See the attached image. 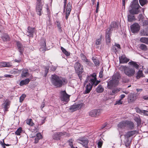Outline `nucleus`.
I'll return each instance as SVG.
<instances>
[{"label": "nucleus", "instance_id": "ea45409f", "mask_svg": "<svg viewBox=\"0 0 148 148\" xmlns=\"http://www.w3.org/2000/svg\"><path fill=\"white\" fill-rule=\"evenodd\" d=\"M22 131V128L21 127H19L16 131L15 134L17 135H20Z\"/></svg>", "mask_w": 148, "mask_h": 148}, {"label": "nucleus", "instance_id": "0e129e2a", "mask_svg": "<svg viewBox=\"0 0 148 148\" xmlns=\"http://www.w3.org/2000/svg\"><path fill=\"white\" fill-rule=\"evenodd\" d=\"M143 25H148V20H145L143 22Z\"/></svg>", "mask_w": 148, "mask_h": 148}, {"label": "nucleus", "instance_id": "dca6fc26", "mask_svg": "<svg viewBox=\"0 0 148 148\" xmlns=\"http://www.w3.org/2000/svg\"><path fill=\"white\" fill-rule=\"evenodd\" d=\"M119 62L121 63H127L130 60L127 59L124 55H123L119 57Z\"/></svg>", "mask_w": 148, "mask_h": 148}, {"label": "nucleus", "instance_id": "3c124183", "mask_svg": "<svg viewBox=\"0 0 148 148\" xmlns=\"http://www.w3.org/2000/svg\"><path fill=\"white\" fill-rule=\"evenodd\" d=\"M5 67H10L12 66L11 63L9 62H5Z\"/></svg>", "mask_w": 148, "mask_h": 148}, {"label": "nucleus", "instance_id": "a211bd4d", "mask_svg": "<svg viewBox=\"0 0 148 148\" xmlns=\"http://www.w3.org/2000/svg\"><path fill=\"white\" fill-rule=\"evenodd\" d=\"M10 103V101L6 99L3 104V106L5 111H8V109L9 107Z\"/></svg>", "mask_w": 148, "mask_h": 148}, {"label": "nucleus", "instance_id": "6e6d98bb", "mask_svg": "<svg viewBox=\"0 0 148 148\" xmlns=\"http://www.w3.org/2000/svg\"><path fill=\"white\" fill-rule=\"evenodd\" d=\"M36 137L39 138V139H40L42 138V136L40 133H39L36 134Z\"/></svg>", "mask_w": 148, "mask_h": 148}, {"label": "nucleus", "instance_id": "37998d69", "mask_svg": "<svg viewBox=\"0 0 148 148\" xmlns=\"http://www.w3.org/2000/svg\"><path fill=\"white\" fill-rule=\"evenodd\" d=\"M111 39L110 36L108 35H106V41L107 44H108L110 42Z\"/></svg>", "mask_w": 148, "mask_h": 148}, {"label": "nucleus", "instance_id": "a19ab883", "mask_svg": "<svg viewBox=\"0 0 148 148\" xmlns=\"http://www.w3.org/2000/svg\"><path fill=\"white\" fill-rule=\"evenodd\" d=\"M143 73L142 71H139L137 74L136 76V78L137 79L140 78L142 76Z\"/></svg>", "mask_w": 148, "mask_h": 148}, {"label": "nucleus", "instance_id": "338daca9", "mask_svg": "<svg viewBox=\"0 0 148 148\" xmlns=\"http://www.w3.org/2000/svg\"><path fill=\"white\" fill-rule=\"evenodd\" d=\"M115 45L118 49H121V46L120 45L115 43Z\"/></svg>", "mask_w": 148, "mask_h": 148}, {"label": "nucleus", "instance_id": "79ce46f5", "mask_svg": "<svg viewBox=\"0 0 148 148\" xmlns=\"http://www.w3.org/2000/svg\"><path fill=\"white\" fill-rule=\"evenodd\" d=\"M101 37L102 36H100V38L97 39L96 40V44L97 45H100L101 43Z\"/></svg>", "mask_w": 148, "mask_h": 148}, {"label": "nucleus", "instance_id": "8fccbe9b", "mask_svg": "<svg viewBox=\"0 0 148 148\" xmlns=\"http://www.w3.org/2000/svg\"><path fill=\"white\" fill-rule=\"evenodd\" d=\"M121 100L120 99L119 100L116 101L115 105H119L122 104L123 103V101Z\"/></svg>", "mask_w": 148, "mask_h": 148}, {"label": "nucleus", "instance_id": "5fc2aeb1", "mask_svg": "<svg viewBox=\"0 0 148 148\" xmlns=\"http://www.w3.org/2000/svg\"><path fill=\"white\" fill-rule=\"evenodd\" d=\"M0 67L1 68L5 67V62H0Z\"/></svg>", "mask_w": 148, "mask_h": 148}, {"label": "nucleus", "instance_id": "393cba45", "mask_svg": "<svg viewBox=\"0 0 148 148\" xmlns=\"http://www.w3.org/2000/svg\"><path fill=\"white\" fill-rule=\"evenodd\" d=\"M140 34L141 36H148V26L147 28L141 30Z\"/></svg>", "mask_w": 148, "mask_h": 148}, {"label": "nucleus", "instance_id": "864d4df0", "mask_svg": "<svg viewBox=\"0 0 148 148\" xmlns=\"http://www.w3.org/2000/svg\"><path fill=\"white\" fill-rule=\"evenodd\" d=\"M57 27L60 31H61V27L60 24L59 22L57 21Z\"/></svg>", "mask_w": 148, "mask_h": 148}, {"label": "nucleus", "instance_id": "f704fd0d", "mask_svg": "<svg viewBox=\"0 0 148 148\" xmlns=\"http://www.w3.org/2000/svg\"><path fill=\"white\" fill-rule=\"evenodd\" d=\"M110 27L112 29V27L114 28L117 29L118 27V25L116 23L113 22L111 24Z\"/></svg>", "mask_w": 148, "mask_h": 148}, {"label": "nucleus", "instance_id": "6e6552de", "mask_svg": "<svg viewBox=\"0 0 148 148\" xmlns=\"http://www.w3.org/2000/svg\"><path fill=\"white\" fill-rule=\"evenodd\" d=\"M101 113L100 109H94L91 110L88 113L89 116L95 117L99 115Z\"/></svg>", "mask_w": 148, "mask_h": 148}, {"label": "nucleus", "instance_id": "603ef678", "mask_svg": "<svg viewBox=\"0 0 148 148\" xmlns=\"http://www.w3.org/2000/svg\"><path fill=\"white\" fill-rule=\"evenodd\" d=\"M48 20L47 21V25H51V23H50V16L48 14Z\"/></svg>", "mask_w": 148, "mask_h": 148}, {"label": "nucleus", "instance_id": "c85d7f7f", "mask_svg": "<svg viewBox=\"0 0 148 148\" xmlns=\"http://www.w3.org/2000/svg\"><path fill=\"white\" fill-rule=\"evenodd\" d=\"M120 90L118 88H115L112 90L111 91H110V94L111 95H115Z\"/></svg>", "mask_w": 148, "mask_h": 148}, {"label": "nucleus", "instance_id": "c03bdc74", "mask_svg": "<svg viewBox=\"0 0 148 148\" xmlns=\"http://www.w3.org/2000/svg\"><path fill=\"white\" fill-rule=\"evenodd\" d=\"M112 30V29H111L110 27V28L108 29L106 32V35H108L110 36V35L111 33V31Z\"/></svg>", "mask_w": 148, "mask_h": 148}, {"label": "nucleus", "instance_id": "20e7f679", "mask_svg": "<svg viewBox=\"0 0 148 148\" xmlns=\"http://www.w3.org/2000/svg\"><path fill=\"white\" fill-rule=\"evenodd\" d=\"M120 78V74L115 73L113 76L112 79L108 82L107 87L108 89H111L117 86L119 84V79Z\"/></svg>", "mask_w": 148, "mask_h": 148}, {"label": "nucleus", "instance_id": "bb28decb", "mask_svg": "<svg viewBox=\"0 0 148 148\" xmlns=\"http://www.w3.org/2000/svg\"><path fill=\"white\" fill-rule=\"evenodd\" d=\"M30 81V80L29 78H27L24 80L21 81L20 83V86H23L24 85H25L28 84Z\"/></svg>", "mask_w": 148, "mask_h": 148}, {"label": "nucleus", "instance_id": "680f3d73", "mask_svg": "<svg viewBox=\"0 0 148 148\" xmlns=\"http://www.w3.org/2000/svg\"><path fill=\"white\" fill-rule=\"evenodd\" d=\"M103 72L102 71H101L99 73V77L100 78H102L103 77Z\"/></svg>", "mask_w": 148, "mask_h": 148}, {"label": "nucleus", "instance_id": "0eeeda50", "mask_svg": "<svg viewBox=\"0 0 148 148\" xmlns=\"http://www.w3.org/2000/svg\"><path fill=\"white\" fill-rule=\"evenodd\" d=\"M60 93L61 94L60 96L61 100L62 101L68 102L69 100L70 96L66 93V91H61Z\"/></svg>", "mask_w": 148, "mask_h": 148}, {"label": "nucleus", "instance_id": "cd10ccee", "mask_svg": "<svg viewBox=\"0 0 148 148\" xmlns=\"http://www.w3.org/2000/svg\"><path fill=\"white\" fill-rule=\"evenodd\" d=\"M134 15L130 14L128 15L127 18L128 21L131 22L135 20V16Z\"/></svg>", "mask_w": 148, "mask_h": 148}, {"label": "nucleus", "instance_id": "72a5a7b5", "mask_svg": "<svg viewBox=\"0 0 148 148\" xmlns=\"http://www.w3.org/2000/svg\"><path fill=\"white\" fill-rule=\"evenodd\" d=\"M139 1L140 5L142 6L147 5L148 3L147 0H139Z\"/></svg>", "mask_w": 148, "mask_h": 148}, {"label": "nucleus", "instance_id": "a878e982", "mask_svg": "<svg viewBox=\"0 0 148 148\" xmlns=\"http://www.w3.org/2000/svg\"><path fill=\"white\" fill-rule=\"evenodd\" d=\"M137 95L136 94L131 93L129 96V99L131 102L135 101L137 99Z\"/></svg>", "mask_w": 148, "mask_h": 148}, {"label": "nucleus", "instance_id": "f03ea898", "mask_svg": "<svg viewBox=\"0 0 148 148\" xmlns=\"http://www.w3.org/2000/svg\"><path fill=\"white\" fill-rule=\"evenodd\" d=\"M50 80L52 84L56 88H60L68 82L66 79L55 74L51 75Z\"/></svg>", "mask_w": 148, "mask_h": 148}, {"label": "nucleus", "instance_id": "412c9836", "mask_svg": "<svg viewBox=\"0 0 148 148\" xmlns=\"http://www.w3.org/2000/svg\"><path fill=\"white\" fill-rule=\"evenodd\" d=\"M118 127L120 129H123L126 127V121H123L120 122L118 125Z\"/></svg>", "mask_w": 148, "mask_h": 148}, {"label": "nucleus", "instance_id": "1a4fd4ad", "mask_svg": "<svg viewBox=\"0 0 148 148\" xmlns=\"http://www.w3.org/2000/svg\"><path fill=\"white\" fill-rule=\"evenodd\" d=\"M130 29L132 33H137L140 29V26L138 23H135L131 26Z\"/></svg>", "mask_w": 148, "mask_h": 148}, {"label": "nucleus", "instance_id": "de8ad7c7", "mask_svg": "<svg viewBox=\"0 0 148 148\" xmlns=\"http://www.w3.org/2000/svg\"><path fill=\"white\" fill-rule=\"evenodd\" d=\"M26 97L25 95L23 94L20 98V102H21L24 99L25 97Z\"/></svg>", "mask_w": 148, "mask_h": 148}, {"label": "nucleus", "instance_id": "2eb2a0df", "mask_svg": "<svg viewBox=\"0 0 148 148\" xmlns=\"http://www.w3.org/2000/svg\"><path fill=\"white\" fill-rule=\"evenodd\" d=\"M71 5L70 2H69L67 6L66 9V20L68 19L69 16L70 14L71 10Z\"/></svg>", "mask_w": 148, "mask_h": 148}, {"label": "nucleus", "instance_id": "f3484780", "mask_svg": "<svg viewBox=\"0 0 148 148\" xmlns=\"http://www.w3.org/2000/svg\"><path fill=\"white\" fill-rule=\"evenodd\" d=\"M137 133H138V132L136 130L129 131L127 132L125 136L126 138L127 139L133 136Z\"/></svg>", "mask_w": 148, "mask_h": 148}, {"label": "nucleus", "instance_id": "13d9d810", "mask_svg": "<svg viewBox=\"0 0 148 148\" xmlns=\"http://www.w3.org/2000/svg\"><path fill=\"white\" fill-rule=\"evenodd\" d=\"M81 56L82 59L83 61L85 60L86 58V56L83 54H82L81 55Z\"/></svg>", "mask_w": 148, "mask_h": 148}, {"label": "nucleus", "instance_id": "c9c22d12", "mask_svg": "<svg viewBox=\"0 0 148 148\" xmlns=\"http://www.w3.org/2000/svg\"><path fill=\"white\" fill-rule=\"evenodd\" d=\"M92 60L95 66H97L99 65V61L98 59L93 57Z\"/></svg>", "mask_w": 148, "mask_h": 148}, {"label": "nucleus", "instance_id": "4be33fe9", "mask_svg": "<svg viewBox=\"0 0 148 148\" xmlns=\"http://www.w3.org/2000/svg\"><path fill=\"white\" fill-rule=\"evenodd\" d=\"M16 45L20 53L21 54H22L24 50L23 45L19 41L16 42Z\"/></svg>", "mask_w": 148, "mask_h": 148}, {"label": "nucleus", "instance_id": "4468645a", "mask_svg": "<svg viewBox=\"0 0 148 148\" xmlns=\"http://www.w3.org/2000/svg\"><path fill=\"white\" fill-rule=\"evenodd\" d=\"M82 106V104H75L71 106L70 108V110L72 111H74L80 108Z\"/></svg>", "mask_w": 148, "mask_h": 148}, {"label": "nucleus", "instance_id": "2f4dec72", "mask_svg": "<svg viewBox=\"0 0 148 148\" xmlns=\"http://www.w3.org/2000/svg\"><path fill=\"white\" fill-rule=\"evenodd\" d=\"M141 42L148 44V38L147 37H142L140 39Z\"/></svg>", "mask_w": 148, "mask_h": 148}, {"label": "nucleus", "instance_id": "c756f323", "mask_svg": "<svg viewBox=\"0 0 148 148\" xmlns=\"http://www.w3.org/2000/svg\"><path fill=\"white\" fill-rule=\"evenodd\" d=\"M61 134H62V133H58L54 134L53 136V138L55 140H59Z\"/></svg>", "mask_w": 148, "mask_h": 148}, {"label": "nucleus", "instance_id": "9b49d317", "mask_svg": "<svg viewBox=\"0 0 148 148\" xmlns=\"http://www.w3.org/2000/svg\"><path fill=\"white\" fill-rule=\"evenodd\" d=\"M35 29L34 28L29 27L26 35L29 37H33V34L35 32Z\"/></svg>", "mask_w": 148, "mask_h": 148}, {"label": "nucleus", "instance_id": "a18cd8bd", "mask_svg": "<svg viewBox=\"0 0 148 148\" xmlns=\"http://www.w3.org/2000/svg\"><path fill=\"white\" fill-rule=\"evenodd\" d=\"M84 62H85L86 64L88 65L91 66L92 64V63H91L86 58L85 60L83 61Z\"/></svg>", "mask_w": 148, "mask_h": 148}, {"label": "nucleus", "instance_id": "052dcab7", "mask_svg": "<svg viewBox=\"0 0 148 148\" xmlns=\"http://www.w3.org/2000/svg\"><path fill=\"white\" fill-rule=\"evenodd\" d=\"M4 76L5 77H10L11 78L13 77V76L12 75H4Z\"/></svg>", "mask_w": 148, "mask_h": 148}, {"label": "nucleus", "instance_id": "6ab92c4d", "mask_svg": "<svg viewBox=\"0 0 148 148\" xmlns=\"http://www.w3.org/2000/svg\"><path fill=\"white\" fill-rule=\"evenodd\" d=\"M26 123L31 127L34 128L33 129L31 128V130L33 131H35L36 130V128L35 127H34V123L31 119H29L27 120L26 121Z\"/></svg>", "mask_w": 148, "mask_h": 148}, {"label": "nucleus", "instance_id": "f257e3e1", "mask_svg": "<svg viewBox=\"0 0 148 148\" xmlns=\"http://www.w3.org/2000/svg\"><path fill=\"white\" fill-rule=\"evenodd\" d=\"M96 77V75L95 73H93L92 75L87 77L84 83L85 84V83L87 84L85 86L84 94L89 93L92 89L93 85L96 86L100 82V81L97 80Z\"/></svg>", "mask_w": 148, "mask_h": 148}, {"label": "nucleus", "instance_id": "774afa93", "mask_svg": "<svg viewBox=\"0 0 148 148\" xmlns=\"http://www.w3.org/2000/svg\"><path fill=\"white\" fill-rule=\"evenodd\" d=\"M40 139H39L38 138H37L36 137L35 139V142H34L35 143H37L38 142V140Z\"/></svg>", "mask_w": 148, "mask_h": 148}, {"label": "nucleus", "instance_id": "423d86ee", "mask_svg": "<svg viewBox=\"0 0 148 148\" xmlns=\"http://www.w3.org/2000/svg\"><path fill=\"white\" fill-rule=\"evenodd\" d=\"M75 70L76 73L78 75L79 78L81 79V75L83 72V66L79 62H76L74 66Z\"/></svg>", "mask_w": 148, "mask_h": 148}, {"label": "nucleus", "instance_id": "bf43d9fd", "mask_svg": "<svg viewBox=\"0 0 148 148\" xmlns=\"http://www.w3.org/2000/svg\"><path fill=\"white\" fill-rule=\"evenodd\" d=\"M72 140H69V145L71 147V148H73V146L72 144Z\"/></svg>", "mask_w": 148, "mask_h": 148}, {"label": "nucleus", "instance_id": "5701e85b", "mask_svg": "<svg viewBox=\"0 0 148 148\" xmlns=\"http://www.w3.org/2000/svg\"><path fill=\"white\" fill-rule=\"evenodd\" d=\"M126 127L130 129H133L134 127V123L131 121H126Z\"/></svg>", "mask_w": 148, "mask_h": 148}, {"label": "nucleus", "instance_id": "9d476101", "mask_svg": "<svg viewBox=\"0 0 148 148\" xmlns=\"http://www.w3.org/2000/svg\"><path fill=\"white\" fill-rule=\"evenodd\" d=\"M43 5V3H38L37 4L36 8V12L37 14L39 16H41L43 12L42 10Z\"/></svg>", "mask_w": 148, "mask_h": 148}, {"label": "nucleus", "instance_id": "ddd939ff", "mask_svg": "<svg viewBox=\"0 0 148 148\" xmlns=\"http://www.w3.org/2000/svg\"><path fill=\"white\" fill-rule=\"evenodd\" d=\"M41 47L40 48V51H45L46 49V39L43 38L41 40Z\"/></svg>", "mask_w": 148, "mask_h": 148}, {"label": "nucleus", "instance_id": "aec40b11", "mask_svg": "<svg viewBox=\"0 0 148 148\" xmlns=\"http://www.w3.org/2000/svg\"><path fill=\"white\" fill-rule=\"evenodd\" d=\"M1 38L4 42L9 41L10 40V37L6 33L3 34L1 36Z\"/></svg>", "mask_w": 148, "mask_h": 148}, {"label": "nucleus", "instance_id": "39448f33", "mask_svg": "<svg viewBox=\"0 0 148 148\" xmlns=\"http://www.w3.org/2000/svg\"><path fill=\"white\" fill-rule=\"evenodd\" d=\"M120 68L121 71H123L125 74L129 77L133 76L135 73V70L134 68L124 66H121Z\"/></svg>", "mask_w": 148, "mask_h": 148}, {"label": "nucleus", "instance_id": "09e8293b", "mask_svg": "<svg viewBox=\"0 0 148 148\" xmlns=\"http://www.w3.org/2000/svg\"><path fill=\"white\" fill-rule=\"evenodd\" d=\"M126 141L125 142V145L126 147H128L129 146L130 144V142L128 140V138L127 139Z\"/></svg>", "mask_w": 148, "mask_h": 148}, {"label": "nucleus", "instance_id": "69168bd1", "mask_svg": "<svg viewBox=\"0 0 148 148\" xmlns=\"http://www.w3.org/2000/svg\"><path fill=\"white\" fill-rule=\"evenodd\" d=\"M143 15L142 14H140L138 16V18L140 19H142L143 18Z\"/></svg>", "mask_w": 148, "mask_h": 148}, {"label": "nucleus", "instance_id": "4c0bfd02", "mask_svg": "<svg viewBox=\"0 0 148 148\" xmlns=\"http://www.w3.org/2000/svg\"><path fill=\"white\" fill-rule=\"evenodd\" d=\"M140 48L144 51H146L147 50V47L146 45L144 44H141L139 46Z\"/></svg>", "mask_w": 148, "mask_h": 148}, {"label": "nucleus", "instance_id": "7ed1b4c3", "mask_svg": "<svg viewBox=\"0 0 148 148\" xmlns=\"http://www.w3.org/2000/svg\"><path fill=\"white\" fill-rule=\"evenodd\" d=\"M142 8L139 5L138 0H134L132 2L129 11L130 14H138L140 12V9Z\"/></svg>", "mask_w": 148, "mask_h": 148}, {"label": "nucleus", "instance_id": "e2e57ef3", "mask_svg": "<svg viewBox=\"0 0 148 148\" xmlns=\"http://www.w3.org/2000/svg\"><path fill=\"white\" fill-rule=\"evenodd\" d=\"M125 97V95L124 94H122L120 96V99L122 100Z\"/></svg>", "mask_w": 148, "mask_h": 148}, {"label": "nucleus", "instance_id": "49530a36", "mask_svg": "<svg viewBox=\"0 0 148 148\" xmlns=\"http://www.w3.org/2000/svg\"><path fill=\"white\" fill-rule=\"evenodd\" d=\"M103 141L101 140H100L97 143L98 147L101 148V147L103 144Z\"/></svg>", "mask_w": 148, "mask_h": 148}, {"label": "nucleus", "instance_id": "473e14b6", "mask_svg": "<svg viewBox=\"0 0 148 148\" xmlns=\"http://www.w3.org/2000/svg\"><path fill=\"white\" fill-rule=\"evenodd\" d=\"M103 88L101 85H99L97 87L96 89V91L97 92L101 93L103 91Z\"/></svg>", "mask_w": 148, "mask_h": 148}, {"label": "nucleus", "instance_id": "4d7b16f0", "mask_svg": "<svg viewBox=\"0 0 148 148\" xmlns=\"http://www.w3.org/2000/svg\"><path fill=\"white\" fill-rule=\"evenodd\" d=\"M116 46L115 45H113L112 47V50H113L115 52L117 51V50L116 49Z\"/></svg>", "mask_w": 148, "mask_h": 148}, {"label": "nucleus", "instance_id": "58836bf2", "mask_svg": "<svg viewBox=\"0 0 148 148\" xmlns=\"http://www.w3.org/2000/svg\"><path fill=\"white\" fill-rule=\"evenodd\" d=\"M61 50H62V52L66 56H68L70 55V53H69L67 52L65 49L63 47H61Z\"/></svg>", "mask_w": 148, "mask_h": 148}, {"label": "nucleus", "instance_id": "b1692460", "mask_svg": "<svg viewBox=\"0 0 148 148\" xmlns=\"http://www.w3.org/2000/svg\"><path fill=\"white\" fill-rule=\"evenodd\" d=\"M136 109L137 112L141 114H143L146 116H148V111L146 110H142L138 108H136Z\"/></svg>", "mask_w": 148, "mask_h": 148}, {"label": "nucleus", "instance_id": "7c9ffc66", "mask_svg": "<svg viewBox=\"0 0 148 148\" xmlns=\"http://www.w3.org/2000/svg\"><path fill=\"white\" fill-rule=\"evenodd\" d=\"M129 64L132 66L136 69H138L139 67V65L135 62L132 61L129 62L128 63Z\"/></svg>", "mask_w": 148, "mask_h": 148}, {"label": "nucleus", "instance_id": "e433bc0d", "mask_svg": "<svg viewBox=\"0 0 148 148\" xmlns=\"http://www.w3.org/2000/svg\"><path fill=\"white\" fill-rule=\"evenodd\" d=\"M28 70L25 69L22 71L21 73V76L22 77H26L28 75Z\"/></svg>", "mask_w": 148, "mask_h": 148}, {"label": "nucleus", "instance_id": "f8f14e48", "mask_svg": "<svg viewBox=\"0 0 148 148\" xmlns=\"http://www.w3.org/2000/svg\"><path fill=\"white\" fill-rule=\"evenodd\" d=\"M77 141L78 142L82 144L83 146L85 147H87V145L88 142L87 139L81 138L77 140Z\"/></svg>", "mask_w": 148, "mask_h": 148}]
</instances>
